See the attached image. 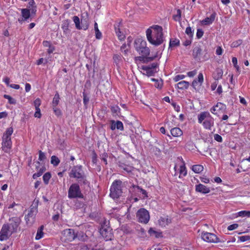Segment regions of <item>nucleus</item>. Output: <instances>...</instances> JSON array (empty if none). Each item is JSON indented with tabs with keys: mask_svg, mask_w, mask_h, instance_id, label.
<instances>
[{
	"mask_svg": "<svg viewBox=\"0 0 250 250\" xmlns=\"http://www.w3.org/2000/svg\"><path fill=\"white\" fill-rule=\"evenodd\" d=\"M203 75L202 73H199L198 77V82L202 84V83L203 82Z\"/></svg>",
	"mask_w": 250,
	"mask_h": 250,
	"instance_id": "338daca9",
	"label": "nucleus"
},
{
	"mask_svg": "<svg viewBox=\"0 0 250 250\" xmlns=\"http://www.w3.org/2000/svg\"><path fill=\"white\" fill-rule=\"evenodd\" d=\"M81 23V25H80V28H79V30L83 29L84 30H86L88 29L89 26V22L87 18H86L84 19H82Z\"/></svg>",
	"mask_w": 250,
	"mask_h": 250,
	"instance_id": "412c9836",
	"label": "nucleus"
},
{
	"mask_svg": "<svg viewBox=\"0 0 250 250\" xmlns=\"http://www.w3.org/2000/svg\"><path fill=\"white\" fill-rule=\"evenodd\" d=\"M37 212V208L35 207H31L29 212L25 216L26 224L31 226L35 222V218Z\"/></svg>",
	"mask_w": 250,
	"mask_h": 250,
	"instance_id": "9d476101",
	"label": "nucleus"
},
{
	"mask_svg": "<svg viewBox=\"0 0 250 250\" xmlns=\"http://www.w3.org/2000/svg\"><path fill=\"white\" fill-rule=\"evenodd\" d=\"M198 123H202L204 128L211 130L214 125V119L208 112H202L198 116Z\"/></svg>",
	"mask_w": 250,
	"mask_h": 250,
	"instance_id": "7ed1b4c3",
	"label": "nucleus"
},
{
	"mask_svg": "<svg viewBox=\"0 0 250 250\" xmlns=\"http://www.w3.org/2000/svg\"><path fill=\"white\" fill-rule=\"evenodd\" d=\"M143 69L146 71V73H147V75L148 76H152L156 72V70L154 71V70L145 67L143 68Z\"/></svg>",
	"mask_w": 250,
	"mask_h": 250,
	"instance_id": "37998d69",
	"label": "nucleus"
},
{
	"mask_svg": "<svg viewBox=\"0 0 250 250\" xmlns=\"http://www.w3.org/2000/svg\"><path fill=\"white\" fill-rule=\"evenodd\" d=\"M133 187L137 188L138 189L140 190L142 193L144 195V197H147V192L145 189L141 188L140 187L138 186H134Z\"/></svg>",
	"mask_w": 250,
	"mask_h": 250,
	"instance_id": "09e8293b",
	"label": "nucleus"
},
{
	"mask_svg": "<svg viewBox=\"0 0 250 250\" xmlns=\"http://www.w3.org/2000/svg\"><path fill=\"white\" fill-rule=\"evenodd\" d=\"M204 167L202 165H196L192 166V170L195 173H199L203 170Z\"/></svg>",
	"mask_w": 250,
	"mask_h": 250,
	"instance_id": "a878e982",
	"label": "nucleus"
},
{
	"mask_svg": "<svg viewBox=\"0 0 250 250\" xmlns=\"http://www.w3.org/2000/svg\"><path fill=\"white\" fill-rule=\"evenodd\" d=\"M94 30L95 31L96 39H100L102 38V33L98 29V24L97 22H95L94 23Z\"/></svg>",
	"mask_w": 250,
	"mask_h": 250,
	"instance_id": "c756f323",
	"label": "nucleus"
},
{
	"mask_svg": "<svg viewBox=\"0 0 250 250\" xmlns=\"http://www.w3.org/2000/svg\"><path fill=\"white\" fill-rule=\"evenodd\" d=\"M157 54H158V52H157L156 55L155 56H154L153 57H147V56H146L145 57H143V59H142V60L143 59H145V60H144V62H148L152 61L157 57Z\"/></svg>",
	"mask_w": 250,
	"mask_h": 250,
	"instance_id": "a18cd8bd",
	"label": "nucleus"
},
{
	"mask_svg": "<svg viewBox=\"0 0 250 250\" xmlns=\"http://www.w3.org/2000/svg\"><path fill=\"white\" fill-rule=\"evenodd\" d=\"M115 125L116 126L117 129H120L121 130H123L124 126L122 122L119 121H117L116 123H115Z\"/></svg>",
	"mask_w": 250,
	"mask_h": 250,
	"instance_id": "de8ad7c7",
	"label": "nucleus"
},
{
	"mask_svg": "<svg viewBox=\"0 0 250 250\" xmlns=\"http://www.w3.org/2000/svg\"><path fill=\"white\" fill-rule=\"evenodd\" d=\"M34 104V106L35 107V109H40L39 107L41 105V101L39 98L36 99L35 100Z\"/></svg>",
	"mask_w": 250,
	"mask_h": 250,
	"instance_id": "3c124183",
	"label": "nucleus"
},
{
	"mask_svg": "<svg viewBox=\"0 0 250 250\" xmlns=\"http://www.w3.org/2000/svg\"><path fill=\"white\" fill-rule=\"evenodd\" d=\"M201 51L202 49L199 46H195L193 49V56L194 58L197 60H201Z\"/></svg>",
	"mask_w": 250,
	"mask_h": 250,
	"instance_id": "a211bd4d",
	"label": "nucleus"
},
{
	"mask_svg": "<svg viewBox=\"0 0 250 250\" xmlns=\"http://www.w3.org/2000/svg\"><path fill=\"white\" fill-rule=\"evenodd\" d=\"M238 216L241 217L248 216L250 217V211H241L238 212Z\"/></svg>",
	"mask_w": 250,
	"mask_h": 250,
	"instance_id": "58836bf2",
	"label": "nucleus"
},
{
	"mask_svg": "<svg viewBox=\"0 0 250 250\" xmlns=\"http://www.w3.org/2000/svg\"><path fill=\"white\" fill-rule=\"evenodd\" d=\"M3 97L4 98L8 100L9 104H15L16 103V100L12 98L10 96L5 94L4 95Z\"/></svg>",
	"mask_w": 250,
	"mask_h": 250,
	"instance_id": "79ce46f5",
	"label": "nucleus"
},
{
	"mask_svg": "<svg viewBox=\"0 0 250 250\" xmlns=\"http://www.w3.org/2000/svg\"><path fill=\"white\" fill-rule=\"evenodd\" d=\"M69 176L77 179L79 182H82L84 184L87 183L86 177L83 172L81 166L73 167L69 173Z\"/></svg>",
	"mask_w": 250,
	"mask_h": 250,
	"instance_id": "39448f33",
	"label": "nucleus"
},
{
	"mask_svg": "<svg viewBox=\"0 0 250 250\" xmlns=\"http://www.w3.org/2000/svg\"><path fill=\"white\" fill-rule=\"evenodd\" d=\"M171 135L174 137H179L182 135L183 132L178 127H174L171 129L170 131Z\"/></svg>",
	"mask_w": 250,
	"mask_h": 250,
	"instance_id": "5701e85b",
	"label": "nucleus"
},
{
	"mask_svg": "<svg viewBox=\"0 0 250 250\" xmlns=\"http://www.w3.org/2000/svg\"><path fill=\"white\" fill-rule=\"evenodd\" d=\"M185 77L184 75H178L175 77L174 80L175 82H178L180 80L183 79Z\"/></svg>",
	"mask_w": 250,
	"mask_h": 250,
	"instance_id": "680f3d73",
	"label": "nucleus"
},
{
	"mask_svg": "<svg viewBox=\"0 0 250 250\" xmlns=\"http://www.w3.org/2000/svg\"><path fill=\"white\" fill-rule=\"evenodd\" d=\"M148 232L150 235L155 236L157 238L159 237L161 235V233L155 231L152 228L149 229Z\"/></svg>",
	"mask_w": 250,
	"mask_h": 250,
	"instance_id": "e433bc0d",
	"label": "nucleus"
},
{
	"mask_svg": "<svg viewBox=\"0 0 250 250\" xmlns=\"http://www.w3.org/2000/svg\"><path fill=\"white\" fill-rule=\"evenodd\" d=\"M196 191L206 194L209 193L210 192V189L208 188H207L204 185L200 184L196 186Z\"/></svg>",
	"mask_w": 250,
	"mask_h": 250,
	"instance_id": "f3484780",
	"label": "nucleus"
},
{
	"mask_svg": "<svg viewBox=\"0 0 250 250\" xmlns=\"http://www.w3.org/2000/svg\"><path fill=\"white\" fill-rule=\"evenodd\" d=\"M115 30L116 32V34L117 36H118V39L120 40H124L125 38V35L121 32L120 31V29L118 27H115Z\"/></svg>",
	"mask_w": 250,
	"mask_h": 250,
	"instance_id": "cd10ccee",
	"label": "nucleus"
},
{
	"mask_svg": "<svg viewBox=\"0 0 250 250\" xmlns=\"http://www.w3.org/2000/svg\"><path fill=\"white\" fill-rule=\"evenodd\" d=\"M69 24V21L68 20H64L62 21V28L64 32H66L68 29V26Z\"/></svg>",
	"mask_w": 250,
	"mask_h": 250,
	"instance_id": "473e14b6",
	"label": "nucleus"
},
{
	"mask_svg": "<svg viewBox=\"0 0 250 250\" xmlns=\"http://www.w3.org/2000/svg\"><path fill=\"white\" fill-rule=\"evenodd\" d=\"M11 223L9 224L11 228V229L14 232L17 231V229L20 224V220L18 218H12L10 219Z\"/></svg>",
	"mask_w": 250,
	"mask_h": 250,
	"instance_id": "2eb2a0df",
	"label": "nucleus"
},
{
	"mask_svg": "<svg viewBox=\"0 0 250 250\" xmlns=\"http://www.w3.org/2000/svg\"><path fill=\"white\" fill-rule=\"evenodd\" d=\"M189 85V83L188 82L183 81L179 82L177 84V87L180 89H187Z\"/></svg>",
	"mask_w": 250,
	"mask_h": 250,
	"instance_id": "b1692460",
	"label": "nucleus"
},
{
	"mask_svg": "<svg viewBox=\"0 0 250 250\" xmlns=\"http://www.w3.org/2000/svg\"><path fill=\"white\" fill-rule=\"evenodd\" d=\"M111 110L112 113L115 114L116 115H118L120 113V108L119 106L115 105L112 106L111 107Z\"/></svg>",
	"mask_w": 250,
	"mask_h": 250,
	"instance_id": "ea45409f",
	"label": "nucleus"
},
{
	"mask_svg": "<svg viewBox=\"0 0 250 250\" xmlns=\"http://www.w3.org/2000/svg\"><path fill=\"white\" fill-rule=\"evenodd\" d=\"M78 236V233L75 232L74 229H67L62 232V239L65 242H70L74 241Z\"/></svg>",
	"mask_w": 250,
	"mask_h": 250,
	"instance_id": "6e6552de",
	"label": "nucleus"
},
{
	"mask_svg": "<svg viewBox=\"0 0 250 250\" xmlns=\"http://www.w3.org/2000/svg\"><path fill=\"white\" fill-rule=\"evenodd\" d=\"M204 32L201 29H198L197 33H196V36L198 39H200L203 35Z\"/></svg>",
	"mask_w": 250,
	"mask_h": 250,
	"instance_id": "6e6d98bb",
	"label": "nucleus"
},
{
	"mask_svg": "<svg viewBox=\"0 0 250 250\" xmlns=\"http://www.w3.org/2000/svg\"><path fill=\"white\" fill-rule=\"evenodd\" d=\"M60 100V96L58 93H56L52 101V106L53 107H56L58 105Z\"/></svg>",
	"mask_w": 250,
	"mask_h": 250,
	"instance_id": "7c9ffc66",
	"label": "nucleus"
},
{
	"mask_svg": "<svg viewBox=\"0 0 250 250\" xmlns=\"http://www.w3.org/2000/svg\"><path fill=\"white\" fill-rule=\"evenodd\" d=\"M202 239L207 242L217 243L218 241V238L213 233L208 232H204L202 233Z\"/></svg>",
	"mask_w": 250,
	"mask_h": 250,
	"instance_id": "f8f14e48",
	"label": "nucleus"
},
{
	"mask_svg": "<svg viewBox=\"0 0 250 250\" xmlns=\"http://www.w3.org/2000/svg\"><path fill=\"white\" fill-rule=\"evenodd\" d=\"M215 17V14H212L209 17H207L203 21H202L201 22L204 25H208L212 23V22L214 21Z\"/></svg>",
	"mask_w": 250,
	"mask_h": 250,
	"instance_id": "aec40b11",
	"label": "nucleus"
},
{
	"mask_svg": "<svg viewBox=\"0 0 250 250\" xmlns=\"http://www.w3.org/2000/svg\"><path fill=\"white\" fill-rule=\"evenodd\" d=\"M112 229H109L108 231H104L105 234H101L104 239L107 241L111 240L112 237V234L111 233Z\"/></svg>",
	"mask_w": 250,
	"mask_h": 250,
	"instance_id": "c85d7f7f",
	"label": "nucleus"
},
{
	"mask_svg": "<svg viewBox=\"0 0 250 250\" xmlns=\"http://www.w3.org/2000/svg\"><path fill=\"white\" fill-rule=\"evenodd\" d=\"M223 74L222 69L217 68L213 74V77L215 80H218L222 78Z\"/></svg>",
	"mask_w": 250,
	"mask_h": 250,
	"instance_id": "4be33fe9",
	"label": "nucleus"
},
{
	"mask_svg": "<svg viewBox=\"0 0 250 250\" xmlns=\"http://www.w3.org/2000/svg\"><path fill=\"white\" fill-rule=\"evenodd\" d=\"M192 86L196 89V87H199L201 85V84H200L197 80H194L192 83Z\"/></svg>",
	"mask_w": 250,
	"mask_h": 250,
	"instance_id": "4d7b16f0",
	"label": "nucleus"
},
{
	"mask_svg": "<svg viewBox=\"0 0 250 250\" xmlns=\"http://www.w3.org/2000/svg\"><path fill=\"white\" fill-rule=\"evenodd\" d=\"M186 33L189 37H192L193 36V32L191 27H188L186 29Z\"/></svg>",
	"mask_w": 250,
	"mask_h": 250,
	"instance_id": "864d4df0",
	"label": "nucleus"
},
{
	"mask_svg": "<svg viewBox=\"0 0 250 250\" xmlns=\"http://www.w3.org/2000/svg\"><path fill=\"white\" fill-rule=\"evenodd\" d=\"M226 108V105L221 103H218L216 105L213 106L210 110L212 113L214 114H217V111H219L220 110H225Z\"/></svg>",
	"mask_w": 250,
	"mask_h": 250,
	"instance_id": "dca6fc26",
	"label": "nucleus"
},
{
	"mask_svg": "<svg viewBox=\"0 0 250 250\" xmlns=\"http://www.w3.org/2000/svg\"><path fill=\"white\" fill-rule=\"evenodd\" d=\"M53 108L56 115L59 116L61 114V111L59 108H57L56 107H53Z\"/></svg>",
	"mask_w": 250,
	"mask_h": 250,
	"instance_id": "774afa93",
	"label": "nucleus"
},
{
	"mask_svg": "<svg viewBox=\"0 0 250 250\" xmlns=\"http://www.w3.org/2000/svg\"><path fill=\"white\" fill-rule=\"evenodd\" d=\"M242 43V41L241 40H239L236 42H234L231 43V46L232 47H236L240 45H241Z\"/></svg>",
	"mask_w": 250,
	"mask_h": 250,
	"instance_id": "603ef678",
	"label": "nucleus"
},
{
	"mask_svg": "<svg viewBox=\"0 0 250 250\" xmlns=\"http://www.w3.org/2000/svg\"><path fill=\"white\" fill-rule=\"evenodd\" d=\"M60 162V161L57 156L53 155L51 157V163L54 166H57Z\"/></svg>",
	"mask_w": 250,
	"mask_h": 250,
	"instance_id": "72a5a7b5",
	"label": "nucleus"
},
{
	"mask_svg": "<svg viewBox=\"0 0 250 250\" xmlns=\"http://www.w3.org/2000/svg\"><path fill=\"white\" fill-rule=\"evenodd\" d=\"M134 47L139 54L142 55L137 57L140 61L150 53V49L146 46V42L142 38H137L135 40Z\"/></svg>",
	"mask_w": 250,
	"mask_h": 250,
	"instance_id": "f03ea898",
	"label": "nucleus"
},
{
	"mask_svg": "<svg viewBox=\"0 0 250 250\" xmlns=\"http://www.w3.org/2000/svg\"><path fill=\"white\" fill-rule=\"evenodd\" d=\"M151 80L152 81L155 82V87H156L157 88H160V89H161L162 87L163 83V80L161 79H160V80H158V79H155L154 78H152Z\"/></svg>",
	"mask_w": 250,
	"mask_h": 250,
	"instance_id": "bb28decb",
	"label": "nucleus"
},
{
	"mask_svg": "<svg viewBox=\"0 0 250 250\" xmlns=\"http://www.w3.org/2000/svg\"><path fill=\"white\" fill-rule=\"evenodd\" d=\"M238 227V225L237 224H233L232 225H229L228 227V229L229 230H232L233 229H237Z\"/></svg>",
	"mask_w": 250,
	"mask_h": 250,
	"instance_id": "e2e57ef3",
	"label": "nucleus"
},
{
	"mask_svg": "<svg viewBox=\"0 0 250 250\" xmlns=\"http://www.w3.org/2000/svg\"><path fill=\"white\" fill-rule=\"evenodd\" d=\"M83 103H84V105H86L89 102V98L87 96L86 94L84 92L83 93Z\"/></svg>",
	"mask_w": 250,
	"mask_h": 250,
	"instance_id": "052dcab7",
	"label": "nucleus"
},
{
	"mask_svg": "<svg viewBox=\"0 0 250 250\" xmlns=\"http://www.w3.org/2000/svg\"><path fill=\"white\" fill-rule=\"evenodd\" d=\"M122 182L120 180L115 181L111 188L110 196L113 199L119 198L122 193Z\"/></svg>",
	"mask_w": 250,
	"mask_h": 250,
	"instance_id": "423d86ee",
	"label": "nucleus"
},
{
	"mask_svg": "<svg viewBox=\"0 0 250 250\" xmlns=\"http://www.w3.org/2000/svg\"><path fill=\"white\" fill-rule=\"evenodd\" d=\"M13 132V128L10 127L7 128L2 137V149L5 152H8L12 145L11 136Z\"/></svg>",
	"mask_w": 250,
	"mask_h": 250,
	"instance_id": "20e7f679",
	"label": "nucleus"
},
{
	"mask_svg": "<svg viewBox=\"0 0 250 250\" xmlns=\"http://www.w3.org/2000/svg\"><path fill=\"white\" fill-rule=\"evenodd\" d=\"M73 20L75 23L76 27L77 29L80 28V19L78 16H75L73 17Z\"/></svg>",
	"mask_w": 250,
	"mask_h": 250,
	"instance_id": "4c0bfd02",
	"label": "nucleus"
},
{
	"mask_svg": "<svg viewBox=\"0 0 250 250\" xmlns=\"http://www.w3.org/2000/svg\"><path fill=\"white\" fill-rule=\"evenodd\" d=\"M137 217L139 222L146 224L149 220V214L146 209L142 208L140 209L137 212Z\"/></svg>",
	"mask_w": 250,
	"mask_h": 250,
	"instance_id": "1a4fd4ad",
	"label": "nucleus"
},
{
	"mask_svg": "<svg viewBox=\"0 0 250 250\" xmlns=\"http://www.w3.org/2000/svg\"><path fill=\"white\" fill-rule=\"evenodd\" d=\"M43 226H41L38 229L37 233L36 236V239L39 240L43 237Z\"/></svg>",
	"mask_w": 250,
	"mask_h": 250,
	"instance_id": "393cba45",
	"label": "nucleus"
},
{
	"mask_svg": "<svg viewBox=\"0 0 250 250\" xmlns=\"http://www.w3.org/2000/svg\"><path fill=\"white\" fill-rule=\"evenodd\" d=\"M148 28L146 31L147 40L154 45H160L163 42V28L161 26L155 25Z\"/></svg>",
	"mask_w": 250,
	"mask_h": 250,
	"instance_id": "f257e3e1",
	"label": "nucleus"
},
{
	"mask_svg": "<svg viewBox=\"0 0 250 250\" xmlns=\"http://www.w3.org/2000/svg\"><path fill=\"white\" fill-rule=\"evenodd\" d=\"M39 160L40 161H43L46 159V156L45 155V154L42 152L41 150L39 151Z\"/></svg>",
	"mask_w": 250,
	"mask_h": 250,
	"instance_id": "8fccbe9b",
	"label": "nucleus"
},
{
	"mask_svg": "<svg viewBox=\"0 0 250 250\" xmlns=\"http://www.w3.org/2000/svg\"><path fill=\"white\" fill-rule=\"evenodd\" d=\"M157 54H158V52H157L156 55L155 56H154L153 57H147V56H146L145 57H143V59H142V60L143 59H145V60H144V62H148L152 61L157 57Z\"/></svg>",
	"mask_w": 250,
	"mask_h": 250,
	"instance_id": "49530a36",
	"label": "nucleus"
},
{
	"mask_svg": "<svg viewBox=\"0 0 250 250\" xmlns=\"http://www.w3.org/2000/svg\"><path fill=\"white\" fill-rule=\"evenodd\" d=\"M14 232L9 224H4L0 232V240H6Z\"/></svg>",
	"mask_w": 250,
	"mask_h": 250,
	"instance_id": "9b49d317",
	"label": "nucleus"
},
{
	"mask_svg": "<svg viewBox=\"0 0 250 250\" xmlns=\"http://www.w3.org/2000/svg\"><path fill=\"white\" fill-rule=\"evenodd\" d=\"M77 250H89V248L87 245L84 244H81L79 245V249Z\"/></svg>",
	"mask_w": 250,
	"mask_h": 250,
	"instance_id": "5fc2aeb1",
	"label": "nucleus"
},
{
	"mask_svg": "<svg viewBox=\"0 0 250 250\" xmlns=\"http://www.w3.org/2000/svg\"><path fill=\"white\" fill-rule=\"evenodd\" d=\"M45 170V168L44 167H41L38 172L35 173L33 175V179H36L38 177L41 176Z\"/></svg>",
	"mask_w": 250,
	"mask_h": 250,
	"instance_id": "f704fd0d",
	"label": "nucleus"
},
{
	"mask_svg": "<svg viewBox=\"0 0 250 250\" xmlns=\"http://www.w3.org/2000/svg\"><path fill=\"white\" fill-rule=\"evenodd\" d=\"M214 138L216 141L218 142H222L223 141L222 137L218 134H214Z\"/></svg>",
	"mask_w": 250,
	"mask_h": 250,
	"instance_id": "13d9d810",
	"label": "nucleus"
},
{
	"mask_svg": "<svg viewBox=\"0 0 250 250\" xmlns=\"http://www.w3.org/2000/svg\"><path fill=\"white\" fill-rule=\"evenodd\" d=\"M180 44V41L177 39H171L169 42V47H172L178 46Z\"/></svg>",
	"mask_w": 250,
	"mask_h": 250,
	"instance_id": "2f4dec72",
	"label": "nucleus"
},
{
	"mask_svg": "<svg viewBox=\"0 0 250 250\" xmlns=\"http://www.w3.org/2000/svg\"><path fill=\"white\" fill-rule=\"evenodd\" d=\"M22 19H19L18 21L20 23L22 24L24 21H27L30 16V10L27 8L21 9Z\"/></svg>",
	"mask_w": 250,
	"mask_h": 250,
	"instance_id": "ddd939ff",
	"label": "nucleus"
},
{
	"mask_svg": "<svg viewBox=\"0 0 250 250\" xmlns=\"http://www.w3.org/2000/svg\"><path fill=\"white\" fill-rule=\"evenodd\" d=\"M158 66V64L157 63H152L149 65L148 66H146V67L154 70L156 69Z\"/></svg>",
	"mask_w": 250,
	"mask_h": 250,
	"instance_id": "bf43d9fd",
	"label": "nucleus"
},
{
	"mask_svg": "<svg viewBox=\"0 0 250 250\" xmlns=\"http://www.w3.org/2000/svg\"><path fill=\"white\" fill-rule=\"evenodd\" d=\"M51 177V175L50 172H46L44 174L43 176V180L45 185H47L48 184L49 180Z\"/></svg>",
	"mask_w": 250,
	"mask_h": 250,
	"instance_id": "c9c22d12",
	"label": "nucleus"
},
{
	"mask_svg": "<svg viewBox=\"0 0 250 250\" xmlns=\"http://www.w3.org/2000/svg\"><path fill=\"white\" fill-rule=\"evenodd\" d=\"M109 223L108 221H104L103 223H101V227L100 229V232L101 234H105L104 231H108L109 229H112L109 226Z\"/></svg>",
	"mask_w": 250,
	"mask_h": 250,
	"instance_id": "6ab92c4d",
	"label": "nucleus"
},
{
	"mask_svg": "<svg viewBox=\"0 0 250 250\" xmlns=\"http://www.w3.org/2000/svg\"><path fill=\"white\" fill-rule=\"evenodd\" d=\"M171 223V220L168 216H162L158 220V224L162 227H165Z\"/></svg>",
	"mask_w": 250,
	"mask_h": 250,
	"instance_id": "4468645a",
	"label": "nucleus"
},
{
	"mask_svg": "<svg viewBox=\"0 0 250 250\" xmlns=\"http://www.w3.org/2000/svg\"><path fill=\"white\" fill-rule=\"evenodd\" d=\"M180 174L183 176L187 175L186 168L184 164L181 166L180 167Z\"/></svg>",
	"mask_w": 250,
	"mask_h": 250,
	"instance_id": "c03bdc74",
	"label": "nucleus"
},
{
	"mask_svg": "<svg viewBox=\"0 0 250 250\" xmlns=\"http://www.w3.org/2000/svg\"><path fill=\"white\" fill-rule=\"evenodd\" d=\"M68 197L70 199L83 198L80 187L77 184H73L70 186L68 191Z\"/></svg>",
	"mask_w": 250,
	"mask_h": 250,
	"instance_id": "0eeeda50",
	"label": "nucleus"
},
{
	"mask_svg": "<svg viewBox=\"0 0 250 250\" xmlns=\"http://www.w3.org/2000/svg\"><path fill=\"white\" fill-rule=\"evenodd\" d=\"M181 17V11L180 9L177 10L176 14L173 16V19L175 21H179Z\"/></svg>",
	"mask_w": 250,
	"mask_h": 250,
	"instance_id": "a19ab883",
	"label": "nucleus"
},
{
	"mask_svg": "<svg viewBox=\"0 0 250 250\" xmlns=\"http://www.w3.org/2000/svg\"><path fill=\"white\" fill-rule=\"evenodd\" d=\"M42 114L41 113L40 109H36V112L34 114V116L36 118H40L41 117Z\"/></svg>",
	"mask_w": 250,
	"mask_h": 250,
	"instance_id": "0e129e2a",
	"label": "nucleus"
},
{
	"mask_svg": "<svg viewBox=\"0 0 250 250\" xmlns=\"http://www.w3.org/2000/svg\"><path fill=\"white\" fill-rule=\"evenodd\" d=\"M85 235L83 233H78V236L77 238L80 241H84L85 240L84 238Z\"/></svg>",
	"mask_w": 250,
	"mask_h": 250,
	"instance_id": "69168bd1",
	"label": "nucleus"
}]
</instances>
